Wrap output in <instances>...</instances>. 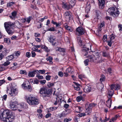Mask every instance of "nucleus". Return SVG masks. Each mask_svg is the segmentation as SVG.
<instances>
[{
  "instance_id": "nucleus-1",
  "label": "nucleus",
  "mask_w": 122,
  "mask_h": 122,
  "mask_svg": "<svg viewBox=\"0 0 122 122\" xmlns=\"http://www.w3.org/2000/svg\"><path fill=\"white\" fill-rule=\"evenodd\" d=\"M0 118L3 121L7 122H12L14 118L10 110L5 109L0 115Z\"/></svg>"
},
{
  "instance_id": "nucleus-2",
  "label": "nucleus",
  "mask_w": 122,
  "mask_h": 122,
  "mask_svg": "<svg viewBox=\"0 0 122 122\" xmlns=\"http://www.w3.org/2000/svg\"><path fill=\"white\" fill-rule=\"evenodd\" d=\"M77 41L79 45L81 46L82 48H83L82 50V51L85 53L84 54L85 56L87 55V51L89 49V48L91 49V45L89 43H86L84 45H83L82 41L81 40V38L80 36H79L77 38Z\"/></svg>"
},
{
  "instance_id": "nucleus-3",
  "label": "nucleus",
  "mask_w": 122,
  "mask_h": 122,
  "mask_svg": "<svg viewBox=\"0 0 122 122\" xmlns=\"http://www.w3.org/2000/svg\"><path fill=\"white\" fill-rule=\"evenodd\" d=\"M15 23L11 22H8L4 23V26L6 31L9 34H12L14 32V29L12 27Z\"/></svg>"
},
{
  "instance_id": "nucleus-4",
  "label": "nucleus",
  "mask_w": 122,
  "mask_h": 122,
  "mask_svg": "<svg viewBox=\"0 0 122 122\" xmlns=\"http://www.w3.org/2000/svg\"><path fill=\"white\" fill-rule=\"evenodd\" d=\"M28 103L30 105H36L39 103V101L37 97L33 95H30L27 98Z\"/></svg>"
},
{
  "instance_id": "nucleus-5",
  "label": "nucleus",
  "mask_w": 122,
  "mask_h": 122,
  "mask_svg": "<svg viewBox=\"0 0 122 122\" xmlns=\"http://www.w3.org/2000/svg\"><path fill=\"white\" fill-rule=\"evenodd\" d=\"M51 93L50 90L44 87L41 88L39 92V93L42 95L44 99L46 97H49Z\"/></svg>"
},
{
  "instance_id": "nucleus-6",
  "label": "nucleus",
  "mask_w": 122,
  "mask_h": 122,
  "mask_svg": "<svg viewBox=\"0 0 122 122\" xmlns=\"http://www.w3.org/2000/svg\"><path fill=\"white\" fill-rule=\"evenodd\" d=\"M107 12L111 15L116 17L119 14L118 10L116 7H112L108 9Z\"/></svg>"
},
{
  "instance_id": "nucleus-7",
  "label": "nucleus",
  "mask_w": 122,
  "mask_h": 122,
  "mask_svg": "<svg viewBox=\"0 0 122 122\" xmlns=\"http://www.w3.org/2000/svg\"><path fill=\"white\" fill-rule=\"evenodd\" d=\"M56 37L53 36L51 35L48 38L49 41L51 43L52 45H55L56 43Z\"/></svg>"
},
{
  "instance_id": "nucleus-8",
  "label": "nucleus",
  "mask_w": 122,
  "mask_h": 122,
  "mask_svg": "<svg viewBox=\"0 0 122 122\" xmlns=\"http://www.w3.org/2000/svg\"><path fill=\"white\" fill-rule=\"evenodd\" d=\"M18 89H15L14 90H8V92L9 93V95L10 96L14 97L16 96L18 94Z\"/></svg>"
},
{
  "instance_id": "nucleus-9",
  "label": "nucleus",
  "mask_w": 122,
  "mask_h": 122,
  "mask_svg": "<svg viewBox=\"0 0 122 122\" xmlns=\"http://www.w3.org/2000/svg\"><path fill=\"white\" fill-rule=\"evenodd\" d=\"M17 102L11 101L9 105L10 108L12 110H15L17 109Z\"/></svg>"
},
{
  "instance_id": "nucleus-10",
  "label": "nucleus",
  "mask_w": 122,
  "mask_h": 122,
  "mask_svg": "<svg viewBox=\"0 0 122 122\" xmlns=\"http://www.w3.org/2000/svg\"><path fill=\"white\" fill-rule=\"evenodd\" d=\"M76 34L78 33L79 35H81L83 34L85 32V30L81 27H78L76 30Z\"/></svg>"
},
{
  "instance_id": "nucleus-11",
  "label": "nucleus",
  "mask_w": 122,
  "mask_h": 122,
  "mask_svg": "<svg viewBox=\"0 0 122 122\" xmlns=\"http://www.w3.org/2000/svg\"><path fill=\"white\" fill-rule=\"evenodd\" d=\"M38 70H35L33 71H29L28 73V76L30 77H33L35 76V74H38Z\"/></svg>"
},
{
  "instance_id": "nucleus-12",
  "label": "nucleus",
  "mask_w": 122,
  "mask_h": 122,
  "mask_svg": "<svg viewBox=\"0 0 122 122\" xmlns=\"http://www.w3.org/2000/svg\"><path fill=\"white\" fill-rule=\"evenodd\" d=\"M62 5V7L65 10H69L72 8L70 4H67L66 3H63Z\"/></svg>"
},
{
  "instance_id": "nucleus-13",
  "label": "nucleus",
  "mask_w": 122,
  "mask_h": 122,
  "mask_svg": "<svg viewBox=\"0 0 122 122\" xmlns=\"http://www.w3.org/2000/svg\"><path fill=\"white\" fill-rule=\"evenodd\" d=\"M98 5L99 8L103 9L104 7L105 2L104 0H98Z\"/></svg>"
},
{
  "instance_id": "nucleus-14",
  "label": "nucleus",
  "mask_w": 122,
  "mask_h": 122,
  "mask_svg": "<svg viewBox=\"0 0 122 122\" xmlns=\"http://www.w3.org/2000/svg\"><path fill=\"white\" fill-rule=\"evenodd\" d=\"M22 85L24 89L30 92L32 91V88L30 84L27 85H26V84L24 85V84H23Z\"/></svg>"
},
{
  "instance_id": "nucleus-15",
  "label": "nucleus",
  "mask_w": 122,
  "mask_h": 122,
  "mask_svg": "<svg viewBox=\"0 0 122 122\" xmlns=\"http://www.w3.org/2000/svg\"><path fill=\"white\" fill-rule=\"evenodd\" d=\"M65 17L67 18H68L69 20H71L72 19V16L71 14L68 11H66L64 14Z\"/></svg>"
},
{
  "instance_id": "nucleus-16",
  "label": "nucleus",
  "mask_w": 122,
  "mask_h": 122,
  "mask_svg": "<svg viewBox=\"0 0 122 122\" xmlns=\"http://www.w3.org/2000/svg\"><path fill=\"white\" fill-rule=\"evenodd\" d=\"M17 14V12L15 11H14L12 12L11 15H10L9 17L11 19L14 20L16 18Z\"/></svg>"
},
{
  "instance_id": "nucleus-17",
  "label": "nucleus",
  "mask_w": 122,
  "mask_h": 122,
  "mask_svg": "<svg viewBox=\"0 0 122 122\" xmlns=\"http://www.w3.org/2000/svg\"><path fill=\"white\" fill-rule=\"evenodd\" d=\"M91 90V88L90 87L87 86H86L84 89V90L86 93H88L90 92Z\"/></svg>"
},
{
  "instance_id": "nucleus-18",
  "label": "nucleus",
  "mask_w": 122,
  "mask_h": 122,
  "mask_svg": "<svg viewBox=\"0 0 122 122\" xmlns=\"http://www.w3.org/2000/svg\"><path fill=\"white\" fill-rule=\"evenodd\" d=\"M91 5L89 2L87 3L86 6L85 8V11L86 13H88L90 11V9Z\"/></svg>"
},
{
  "instance_id": "nucleus-19",
  "label": "nucleus",
  "mask_w": 122,
  "mask_h": 122,
  "mask_svg": "<svg viewBox=\"0 0 122 122\" xmlns=\"http://www.w3.org/2000/svg\"><path fill=\"white\" fill-rule=\"evenodd\" d=\"M75 85H72L74 87L75 89L77 91H79L80 89V88L79 87L80 85L78 84L76 82H74Z\"/></svg>"
},
{
  "instance_id": "nucleus-20",
  "label": "nucleus",
  "mask_w": 122,
  "mask_h": 122,
  "mask_svg": "<svg viewBox=\"0 0 122 122\" xmlns=\"http://www.w3.org/2000/svg\"><path fill=\"white\" fill-rule=\"evenodd\" d=\"M9 85L10 87V90H14L15 89H17L15 88L16 85L14 83L10 84Z\"/></svg>"
},
{
  "instance_id": "nucleus-21",
  "label": "nucleus",
  "mask_w": 122,
  "mask_h": 122,
  "mask_svg": "<svg viewBox=\"0 0 122 122\" xmlns=\"http://www.w3.org/2000/svg\"><path fill=\"white\" fill-rule=\"evenodd\" d=\"M95 105L94 103H92L90 104L88 106V104L87 103L85 105V108H86L88 107L92 109V107H94L95 106Z\"/></svg>"
},
{
  "instance_id": "nucleus-22",
  "label": "nucleus",
  "mask_w": 122,
  "mask_h": 122,
  "mask_svg": "<svg viewBox=\"0 0 122 122\" xmlns=\"http://www.w3.org/2000/svg\"><path fill=\"white\" fill-rule=\"evenodd\" d=\"M26 105L25 103H23V104H17V108L21 109H25V106Z\"/></svg>"
},
{
  "instance_id": "nucleus-23",
  "label": "nucleus",
  "mask_w": 122,
  "mask_h": 122,
  "mask_svg": "<svg viewBox=\"0 0 122 122\" xmlns=\"http://www.w3.org/2000/svg\"><path fill=\"white\" fill-rule=\"evenodd\" d=\"M67 114L65 113V112H63L62 113L59 114L58 116L60 118L62 119Z\"/></svg>"
},
{
  "instance_id": "nucleus-24",
  "label": "nucleus",
  "mask_w": 122,
  "mask_h": 122,
  "mask_svg": "<svg viewBox=\"0 0 122 122\" xmlns=\"http://www.w3.org/2000/svg\"><path fill=\"white\" fill-rule=\"evenodd\" d=\"M64 26H65V28L68 30V31L70 32H72V31L73 30L72 28L71 27L68 25L67 23H65L64 24Z\"/></svg>"
},
{
  "instance_id": "nucleus-25",
  "label": "nucleus",
  "mask_w": 122,
  "mask_h": 122,
  "mask_svg": "<svg viewBox=\"0 0 122 122\" xmlns=\"http://www.w3.org/2000/svg\"><path fill=\"white\" fill-rule=\"evenodd\" d=\"M112 102V100L110 98H109L107 101L106 103L107 106L109 108H110L111 106Z\"/></svg>"
},
{
  "instance_id": "nucleus-26",
  "label": "nucleus",
  "mask_w": 122,
  "mask_h": 122,
  "mask_svg": "<svg viewBox=\"0 0 122 122\" xmlns=\"http://www.w3.org/2000/svg\"><path fill=\"white\" fill-rule=\"evenodd\" d=\"M86 110H85V112L87 113V115H89L92 112V109L88 107L85 108Z\"/></svg>"
},
{
  "instance_id": "nucleus-27",
  "label": "nucleus",
  "mask_w": 122,
  "mask_h": 122,
  "mask_svg": "<svg viewBox=\"0 0 122 122\" xmlns=\"http://www.w3.org/2000/svg\"><path fill=\"white\" fill-rule=\"evenodd\" d=\"M56 50V51L61 52H64L65 51L64 49L62 48L57 47L55 48Z\"/></svg>"
},
{
  "instance_id": "nucleus-28",
  "label": "nucleus",
  "mask_w": 122,
  "mask_h": 122,
  "mask_svg": "<svg viewBox=\"0 0 122 122\" xmlns=\"http://www.w3.org/2000/svg\"><path fill=\"white\" fill-rule=\"evenodd\" d=\"M114 93V91L113 90H110L108 91V95L109 96L110 98L112 97Z\"/></svg>"
},
{
  "instance_id": "nucleus-29",
  "label": "nucleus",
  "mask_w": 122,
  "mask_h": 122,
  "mask_svg": "<svg viewBox=\"0 0 122 122\" xmlns=\"http://www.w3.org/2000/svg\"><path fill=\"white\" fill-rule=\"evenodd\" d=\"M4 41L8 44H9L10 43V39L8 38H5L4 39Z\"/></svg>"
},
{
  "instance_id": "nucleus-30",
  "label": "nucleus",
  "mask_w": 122,
  "mask_h": 122,
  "mask_svg": "<svg viewBox=\"0 0 122 122\" xmlns=\"http://www.w3.org/2000/svg\"><path fill=\"white\" fill-rule=\"evenodd\" d=\"M41 48L43 49L46 51L48 52H49L50 50L45 45H42L41 46Z\"/></svg>"
},
{
  "instance_id": "nucleus-31",
  "label": "nucleus",
  "mask_w": 122,
  "mask_h": 122,
  "mask_svg": "<svg viewBox=\"0 0 122 122\" xmlns=\"http://www.w3.org/2000/svg\"><path fill=\"white\" fill-rule=\"evenodd\" d=\"M14 56L13 55L9 56L6 57V58L8 61H10L14 58Z\"/></svg>"
},
{
  "instance_id": "nucleus-32",
  "label": "nucleus",
  "mask_w": 122,
  "mask_h": 122,
  "mask_svg": "<svg viewBox=\"0 0 122 122\" xmlns=\"http://www.w3.org/2000/svg\"><path fill=\"white\" fill-rule=\"evenodd\" d=\"M118 116L117 115H115L114 117H113L110 120L109 122H115L117 119Z\"/></svg>"
},
{
  "instance_id": "nucleus-33",
  "label": "nucleus",
  "mask_w": 122,
  "mask_h": 122,
  "mask_svg": "<svg viewBox=\"0 0 122 122\" xmlns=\"http://www.w3.org/2000/svg\"><path fill=\"white\" fill-rule=\"evenodd\" d=\"M104 22L103 21V22L102 23L100 24L99 27V31H101L102 30V28L104 26Z\"/></svg>"
},
{
  "instance_id": "nucleus-34",
  "label": "nucleus",
  "mask_w": 122,
  "mask_h": 122,
  "mask_svg": "<svg viewBox=\"0 0 122 122\" xmlns=\"http://www.w3.org/2000/svg\"><path fill=\"white\" fill-rule=\"evenodd\" d=\"M76 1L75 0H71L70 1V3L69 4L70 5L73 7L75 5Z\"/></svg>"
},
{
  "instance_id": "nucleus-35",
  "label": "nucleus",
  "mask_w": 122,
  "mask_h": 122,
  "mask_svg": "<svg viewBox=\"0 0 122 122\" xmlns=\"http://www.w3.org/2000/svg\"><path fill=\"white\" fill-rule=\"evenodd\" d=\"M53 59L52 57L51 56H49L46 58V60L47 61H49L50 62L52 63V60Z\"/></svg>"
},
{
  "instance_id": "nucleus-36",
  "label": "nucleus",
  "mask_w": 122,
  "mask_h": 122,
  "mask_svg": "<svg viewBox=\"0 0 122 122\" xmlns=\"http://www.w3.org/2000/svg\"><path fill=\"white\" fill-rule=\"evenodd\" d=\"M15 4V2H10L7 3V6L8 7H10L11 6Z\"/></svg>"
},
{
  "instance_id": "nucleus-37",
  "label": "nucleus",
  "mask_w": 122,
  "mask_h": 122,
  "mask_svg": "<svg viewBox=\"0 0 122 122\" xmlns=\"http://www.w3.org/2000/svg\"><path fill=\"white\" fill-rule=\"evenodd\" d=\"M105 76L103 75H102V77L100 79V81L102 82V81H104L105 79Z\"/></svg>"
},
{
  "instance_id": "nucleus-38",
  "label": "nucleus",
  "mask_w": 122,
  "mask_h": 122,
  "mask_svg": "<svg viewBox=\"0 0 122 122\" xmlns=\"http://www.w3.org/2000/svg\"><path fill=\"white\" fill-rule=\"evenodd\" d=\"M20 72L21 74H24L25 75L26 74V72L25 70H21L20 71Z\"/></svg>"
},
{
  "instance_id": "nucleus-39",
  "label": "nucleus",
  "mask_w": 122,
  "mask_h": 122,
  "mask_svg": "<svg viewBox=\"0 0 122 122\" xmlns=\"http://www.w3.org/2000/svg\"><path fill=\"white\" fill-rule=\"evenodd\" d=\"M5 66L3 64L1 65L0 66V71H2L5 70Z\"/></svg>"
},
{
  "instance_id": "nucleus-40",
  "label": "nucleus",
  "mask_w": 122,
  "mask_h": 122,
  "mask_svg": "<svg viewBox=\"0 0 122 122\" xmlns=\"http://www.w3.org/2000/svg\"><path fill=\"white\" fill-rule=\"evenodd\" d=\"M10 62L9 61H7L5 62L3 65L5 66L9 65L10 64Z\"/></svg>"
},
{
  "instance_id": "nucleus-41",
  "label": "nucleus",
  "mask_w": 122,
  "mask_h": 122,
  "mask_svg": "<svg viewBox=\"0 0 122 122\" xmlns=\"http://www.w3.org/2000/svg\"><path fill=\"white\" fill-rule=\"evenodd\" d=\"M20 51H17L15 53H14L13 55L14 56H15L18 57V56H20Z\"/></svg>"
},
{
  "instance_id": "nucleus-42",
  "label": "nucleus",
  "mask_w": 122,
  "mask_h": 122,
  "mask_svg": "<svg viewBox=\"0 0 122 122\" xmlns=\"http://www.w3.org/2000/svg\"><path fill=\"white\" fill-rule=\"evenodd\" d=\"M82 98L83 97L81 96H79L77 97L76 100L78 102H80Z\"/></svg>"
},
{
  "instance_id": "nucleus-43",
  "label": "nucleus",
  "mask_w": 122,
  "mask_h": 122,
  "mask_svg": "<svg viewBox=\"0 0 122 122\" xmlns=\"http://www.w3.org/2000/svg\"><path fill=\"white\" fill-rule=\"evenodd\" d=\"M102 39L104 42L106 41L107 40V36L106 35H104L103 36Z\"/></svg>"
},
{
  "instance_id": "nucleus-44",
  "label": "nucleus",
  "mask_w": 122,
  "mask_h": 122,
  "mask_svg": "<svg viewBox=\"0 0 122 122\" xmlns=\"http://www.w3.org/2000/svg\"><path fill=\"white\" fill-rule=\"evenodd\" d=\"M89 61V59H86V60H85L84 61V64L85 66H87L88 64V62Z\"/></svg>"
},
{
  "instance_id": "nucleus-45",
  "label": "nucleus",
  "mask_w": 122,
  "mask_h": 122,
  "mask_svg": "<svg viewBox=\"0 0 122 122\" xmlns=\"http://www.w3.org/2000/svg\"><path fill=\"white\" fill-rule=\"evenodd\" d=\"M86 114L84 113H80L78 114L79 116L80 117H82L84 116H86Z\"/></svg>"
},
{
  "instance_id": "nucleus-46",
  "label": "nucleus",
  "mask_w": 122,
  "mask_h": 122,
  "mask_svg": "<svg viewBox=\"0 0 122 122\" xmlns=\"http://www.w3.org/2000/svg\"><path fill=\"white\" fill-rule=\"evenodd\" d=\"M115 90H118L120 88V86L119 85H115Z\"/></svg>"
},
{
  "instance_id": "nucleus-47",
  "label": "nucleus",
  "mask_w": 122,
  "mask_h": 122,
  "mask_svg": "<svg viewBox=\"0 0 122 122\" xmlns=\"http://www.w3.org/2000/svg\"><path fill=\"white\" fill-rule=\"evenodd\" d=\"M54 85V84L53 83L49 82L47 85V86L49 87H51Z\"/></svg>"
},
{
  "instance_id": "nucleus-48",
  "label": "nucleus",
  "mask_w": 122,
  "mask_h": 122,
  "mask_svg": "<svg viewBox=\"0 0 122 122\" xmlns=\"http://www.w3.org/2000/svg\"><path fill=\"white\" fill-rule=\"evenodd\" d=\"M118 27L119 28V31H121L122 30V25L120 24H119L118 25Z\"/></svg>"
},
{
  "instance_id": "nucleus-49",
  "label": "nucleus",
  "mask_w": 122,
  "mask_h": 122,
  "mask_svg": "<svg viewBox=\"0 0 122 122\" xmlns=\"http://www.w3.org/2000/svg\"><path fill=\"white\" fill-rule=\"evenodd\" d=\"M103 56L104 57H107L108 56V54L106 52H103L102 54Z\"/></svg>"
},
{
  "instance_id": "nucleus-50",
  "label": "nucleus",
  "mask_w": 122,
  "mask_h": 122,
  "mask_svg": "<svg viewBox=\"0 0 122 122\" xmlns=\"http://www.w3.org/2000/svg\"><path fill=\"white\" fill-rule=\"evenodd\" d=\"M25 20H26V21L28 22V23H29L31 20L30 17L29 16L27 18H25Z\"/></svg>"
},
{
  "instance_id": "nucleus-51",
  "label": "nucleus",
  "mask_w": 122,
  "mask_h": 122,
  "mask_svg": "<svg viewBox=\"0 0 122 122\" xmlns=\"http://www.w3.org/2000/svg\"><path fill=\"white\" fill-rule=\"evenodd\" d=\"M110 40L112 41V40H113L115 39V37L112 34L110 36Z\"/></svg>"
},
{
  "instance_id": "nucleus-52",
  "label": "nucleus",
  "mask_w": 122,
  "mask_h": 122,
  "mask_svg": "<svg viewBox=\"0 0 122 122\" xmlns=\"http://www.w3.org/2000/svg\"><path fill=\"white\" fill-rule=\"evenodd\" d=\"M17 38V36H15L13 35L11 37V39L12 40H16Z\"/></svg>"
},
{
  "instance_id": "nucleus-53",
  "label": "nucleus",
  "mask_w": 122,
  "mask_h": 122,
  "mask_svg": "<svg viewBox=\"0 0 122 122\" xmlns=\"http://www.w3.org/2000/svg\"><path fill=\"white\" fill-rule=\"evenodd\" d=\"M61 25V22H59L58 23L56 22L55 25L56 27H59Z\"/></svg>"
},
{
  "instance_id": "nucleus-54",
  "label": "nucleus",
  "mask_w": 122,
  "mask_h": 122,
  "mask_svg": "<svg viewBox=\"0 0 122 122\" xmlns=\"http://www.w3.org/2000/svg\"><path fill=\"white\" fill-rule=\"evenodd\" d=\"M46 81L45 80H41L40 81V82L41 84L44 85L46 82Z\"/></svg>"
},
{
  "instance_id": "nucleus-55",
  "label": "nucleus",
  "mask_w": 122,
  "mask_h": 122,
  "mask_svg": "<svg viewBox=\"0 0 122 122\" xmlns=\"http://www.w3.org/2000/svg\"><path fill=\"white\" fill-rule=\"evenodd\" d=\"M36 76L38 77V79H43V76L41 75H37Z\"/></svg>"
},
{
  "instance_id": "nucleus-56",
  "label": "nucleus",
  "mask_w": 122,
  "mask_h": 122,
  "mask_svg": "<svg viewBox=\"0 0 122 122\" xmlns=\"http://www.w3.org/2000/svg\"><path fill=\"white\" fill-rule=\"evenodd\" d=\"M111 41H112L109 40L107 42L108 45L110 46H111L112 45Z\"/></svg>"
},
{
  "instance_id": "nucleus-57",
  "label": "nucleus",
  "mask_w": 122,
  "mask_h": 122,
  "mask_svg": "<svg viewBox=\"0 0 122 122\" xmlns=\"http://www.w3.org/2000/svg\"><path fill=\"white\" fill-rule=\"evenodd\" d=\"M45 70H40L38 71L39 73H41V74H44L45 72Z\"/></svg>"
},
{
  "instance_id": "nucleus-58",
  "label": "nucleus",
  "mask_w": 122,
  "mask_h": 122,
  "mask_svg": "<svg viewBox=\"0 0 122 122\" xmlns=\"http://www.w3.org/2000/svg\"><path fill=\"white\" fill-rule=\"evenodd\" d=\"M5 82V80L4 79L0 80V86H1L4 84Z\"/></svg>"
},
{
  "instance_id": "nucleus-59",
  "label": "nucleus",
  "mask_w": 122,
  "mask_h": 122,
  "mask_svg": "<svg viewBox=\"0 0 122 122\" xmlns=\"http://www.w3.org/2000/svg\"><path fill=\"white\" fill-rule=\"evenodd\" d=\"M58 75L60 77L63 76V74L62 72L61 71H59L58 72Z\"/></svg>"
},
{
  "instance_id": "nucleus-60",
  "label": "nucleus",
  "mask_w": 122,
  "mask_h": 122,
  "mask_svg": "<svg viewBox=\"0 0 122 122\" xmlns=\"http://www.w3.org/2000/svg\"><path fill=\"white\" fill-rule=\"evenodd\" d=\"M78 77L79 79H81L83 78H85V76L83 75H79Z\"/></svg>"
},
{
  "instance_id": "nucleus-61",
  "label": "nucleus",
  "mask_w": 122,
  "mask_h": 122,
  "mask_svg": "<svg viewBox=\"0 0 122 122\" xmlns=\"http://www.w3.org/2000/svg\"><path fill=\"white\" fill-rule=\"evenodd\" d=\"M48 30L50 31H54L55 30V29L53 27H52Z\"/></svg>"
},
{
  "instance_id": "nucleus-62",
  "label": "nucleus",
  "mask_w": 122,
  "mask_h": 122,
  "mask_svg": "<svg viewBox=\"0 0 122 122\" xmlns=\"http://www.w3.org/2000/svg\"><path fill=\"white\" fill-rule=\"evenodd\" d=\"M71 119L70 118L67 119V118H65L64 120V122H68L69 121H71Z\"/></svg>"
},
{
  "instance_id": "nucleus-63",
  "label": "nucleus",
  "mask_w": 122,
  "mask_h": 122,
  "mask_svg": "<svg viewBox=\"0 0 122 122\" xmlns=\"http://www.w3.org/2000/svg\"><path fill=\"white\" fill-rule=\"evenodd\" d=\"M36 55V54L34 51H32L31 52L32 56L33 57H35Z\"/></svg>"
},
{
  "instance_id": "nucleus-64",
  "label": "nucleus",
  "mask_w": 122,
  "mask_h": 122,
  "mask_svg": "<svg viewBox=\"0 0 122 122\" xmlns=\"http://www.w3.org/2000/svg\"><path fill=\"white\" fill-rule=\"evenodd\" d=\"M71 69L70 67H69L66 70V71L67 72L70 73L71 72Z\"/></svg>"
}]
</instances>
